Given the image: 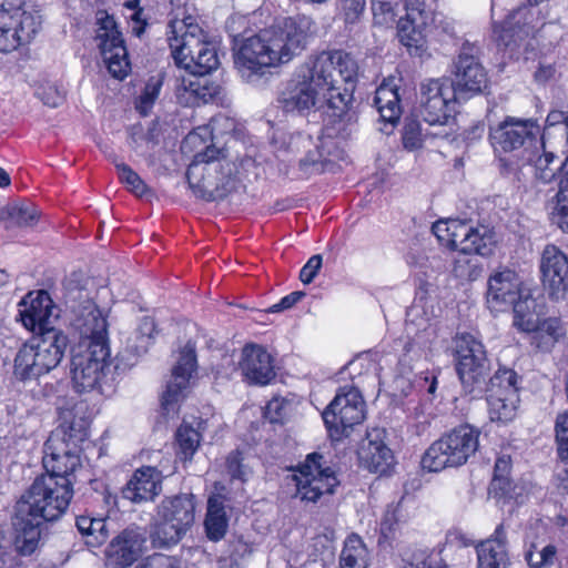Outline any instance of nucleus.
I'll return each instance as SVG.
<instances>
[{
  "mask_svg": "<svg viewBox=\"0 0 568 568\" xmlns=\"http://www.w3.org/2000/svg\"><path fill=\"white\" fill-rule=\"evenodd\" d=\"M185 534V529L166 518H160L156 514V518L151 526L150 540L154 548H170L178 545Z\"/></svg>",
  "mask_w": 568,
  "mask_h": 568,
  "instance_id": "obj_39",
  "label": "nucleus"
},
{
  "mask_svg": "<svg viewBox=\"0 0 568 568\" xmlns=\"http://www.w3.org/2000/svg\"><path fill=\"white\" fill-rule=\"evenodd\" d=\"M120 181L125 184L131 192H133L138 196H142L145 194L149 189L144 181L140 178V175L133 171L125 163H118L115 165Z\"/></svg>",
  "mask_w": 568,
  "mask_h": 568,
  "instance_id": "obj_49",
  "label": "nucleus"
},
{
  "mask_svg": "<svg viewBox=\"0 0 568 568\" xmlns=\"http://www.w3.org/2000/svg\"><path fill=\"white\" fill-rule=\"evenodd\" d=\"M95 40L100 53L111 75L115 79H124L130 70L128 49L113 16L105 10L97 11Z\"/></svg>",
  "mask_w": 568,
  "mask_h": 568,
  "instance_id": "obj_13",
  "label": "nucleus"
},
{
  "mask_svg": "<svg viewBox=\"0 0 568 568\" xmlns=\"http://www.w3.org/2000/svg\"><path fill=\"white\" fill-rule=\"evenodd\" d=\"M366 8V0H341L339 10L346 24L359 21Z\"/></svg>",
  "mask_w": 568,
  "mask_h": 568,
  "instance_id": "obj_53",
  "label": "nucleus"
},
{
  "mask_svg": "<svg viewBox=\"0 0 568 568\" xmlns=\"http://www.w3.org/2000/svg\"><path fill=\"white\" fill-rule=\"evenodd\" d=\"M322 417L333 439L348 436L353 427L365 418V402L359 390L347 386L341 388Z\"/></svg>",
  "mask_w": 568,
  "mask_h": 568,
  "instance_id": "obj_12",
  "label": "nucleus"
},
{
  "mask_svg": "<svg viewBox=\"0 0 568 568\" xmlns=\"http://www.w3.org/2000/svg\"><path fill=\"white\" fill-rule=\"evenodd\" d=\"M43 526L42 523L30 516H22L16 509L12 545L19 556H31L39 548Z\"/></svg>",
  "mask_w": 568,
  "mask_h": 568,
  "instance_id": "obj_34",
  "label": "nucleus"
},
{
  "mask_svg": "<svg viewBox=\"0 0 568 568\" xmlns=\"http://www.w3.org/2000/svg\"><path fill=\"white\" fill-rule=\"evenodd\" d=\"M242 454L239 450L230 453L226 458V469L232 479L246 481L250 475V469L242 464Z\"/></svg>",
  "mask_w": 568,
  "mask_h": 568,
  "instance_id": "obj_54",
  "label": "nucleus"
},
{
  "mask_svg": "<svg viewBox=\"0 0 568 568\" xmlns=\"http://www.w3.org/2000/svg\"><path fill=\"white\" fill-rule=\"evenodd\" d=\"M283 143L286 145L285 149L287 152H305V155L298 160V169L303 175H310L323 171L324 155L310 134L295 132L288 135L287 141L286 139H283Z\"/></svg>",
  "mask_w": 568,
  "mask_h": 568,
  "instance_id": "obj_32",
  "label": "nucleus"
},
{
  "mask_svg": "<svg viewBox=\"0 0 568 568\" xmlns=\"http://www.w3.org/2000/svg\"><path fill=\"white\" fill-rule=\"evenodd\" d=\"M406 10L405 18L397 23V36L410 54L420 55L425 48V30L432 21L423 0H402Z\"/></svg>",
  "mask_w": 568,
  "mask_h": 568,
  "instance_id": "obj_20",
  "label": "nucleus"
},
{
  "mask_svg": "<svg viewBox=\"0 0 568 568\" xmlns=\"http://www.w3.org/2000/svg\"><path fill=\"white\" fill-rule=\"evenodd\" d=\"M146 532L140 527H129L114 537L105 550L106 564L112 568L133 565L146 548Z\"/></svg>",
  "mask_w": 568,
  "mask_h": 568,
  "instance_id": "obj_24",
  "label": "nucleus"
},
{
  "mask_svg": "<svg viewBox=\"0 0 568 568\" xmlns=\"http://www.w3.org/2000/svg\"><path fill=\"white\" fill-rule=\"evenodd\" d=\"M19 566L20 560L11 549V542L0 530V568H18Z\"/></svg>",
  "mask_w": 568,
  "mask_h": 568,
  "instance_id": "obj_58",
  "label": "nucleus"
},
{
  "mask_svg": "<svg viewBox=\"0 0 568 568\" xmlns=\"http://www.w3.org/2000/svg\"><path fill=\"white\" fill-rule=\"evenodd\" d=\"M459 100L450 79H429L420 84V115L430 125L447 124Z\"/></svg>",
  "mask_w": 568,
  "mask_h": 568,
  "instance_id": "obj_17",
  "label": "nucleus"
},
{
  "mask_svg": "<svg viewBox=\"0 0 568 568\" xmlns=\"http://www.w3.org/2000/svg\"><path fill=\"white\" fill-rule=\"evenodd\" d=\"M222 151L209 145L194 155L186 170V180L193 193L205 201H222L243 185L234 174L235 165L221 160Z\"/></svg>",
  "mask_w": 568,
  "mask_h": 568,
  "instance_id": "obj_3",
  "label": "nucleus"
},
{
  "mask_svg": "<svg viewBox=\"0 0 568 568\" xmlns=\"http://www.w3.org/2000/svg\"><path fill=\"white\" fill-rule=\"evenodd\" d=\"M18 306V316L27 329L34 334L43 333L45 329H57L51 326V318L58 317L54 314L55 305L47 291L29 292Z\"/></svg>",
  "mask_w": 568,
  "mask_h": 568,
  "instance_id": "obj_23",
  "label": "nucleus"
},
{
  "mask_svg": "<svg viewBox=\"0 0 568 568\" xmlns=\"http://www.w3.org/2000/svg\"><path fill=\"white\" fill-rule=\"evenodd\" d=\"M160 518H166L186 531L195 519V500L192 494H181L164 498L159 508Z\"/></svg>",
  "mask_w": 568,
  "mask_h": 568,
  "instance_id": "obj_35",
  "label": "nucleus"
},
{
  "mask_svg": "<svg viewBox=\"0 0 568 568\" xmlns=\"http://www.w3.org/2000/svg\"><path fill=\"white\" fill-rule=\"evenodd\" d=\"M473 253L458 251L454 258L452 273L460 281H476L483 272L478 260L471 256Z\"/></svg>",
  "mask_w": 568,
  "mask_h": 568,
  "instance_id": "obj_45",
  "label": "nucleus"
},
{
  "mask_svg": "<svg viewBox=\"0 0 568 568\" xmlns=\"http://www.w3.org/2000/svg\"><path fill=\"white\" fill-rule=\"evenodd\" d=\"M42 464L45 474L40 477H52L59 485L73 488L71 477L81 465L80 455L74 446H68L63 429H54L44 443Z\"/></svg>",
  "mask_w": 568,
  "mask_h": 568,
  "instance_id": "obj_16",
  "label": "nucleus"
},
{
  "mask_svg": "<svg viewBox=\"0 0 568 568\" xmlns=\"http://www.w3.org/2000/svg\"><path fill=\"white\" fill-rule=\"evenodd\" d=\"M175 438L180 459L191 460L200 445V433L192 426L182 424L175 433Z\"/></svg>",
  "mask_w": 568,
  "mask_h": 568,
  "instance_id": "obj_44",
  "label": "nucleus"
},
{
  "mask_svg": "<svg viewBox=\"0 0 568 568\" xmlns=\"http://www.w3.org/2000/svg\"><path fill=\"white\" fill-rule=\"evenodd\" d=\"M479 48L465 41L454 61V79L450 80L454 90L462 100L483 92L487 87V73L478 59Z\"/></svg>",
  "mask_w": 568,
  "mask_h": 568,
  "instance_id": "obj_18",
  "label": "nucleus"
},
{
  "mask_svg": "<svg viewBox=\"0 0 568 568\" xmlns=\"http://www.w3.org/2000/svg\"><path fill=\"white\" fill-rule=\"evenodd\" d=\"M287 415V404L280 398L270 400L264 409V417L272 424L283 423Z\"/></svg>",
  "mask_w": 568,
  "mask_h": 568,
  "instance_id": "obj_57",
  "label": "nucleus"
},
{
  "mask_svg": "<svg viewBox=\"0 0 568 568\" xmlns=\"http://www.w3.org/2000/svg\"><path fill=\"white\" fill-rule=\"evenodd\" d=\"M323 455L312 453L298 467L294 477L302 500L316 503L322 496L332 495L339 484L334 470L323 466Z\"/></svg>",
  "mask_w": 568,
  "mask_h": 568,
  "instance_id": "obj_19",
  "label": "nucleus"
},
{
  "mask_svg": "<svg viewBox=\"0 0 568 568\" xmlns=\"http://www.w3.org/2000/svg\"><path fill=\"white\" fill-rule=\"evenodd\" d=\"M558 455L568 456V413L559 414L555 423Z\"/></svg>",
  "mask_w": 568,
  "mask_h": 568,
  "instance_id": "obj_55",
  "label": "nucleus"
},
{
  "mask_svg": "<svg viewBox=\"0 0 568 568\" xmlns=\"http://www.w3.org/2000/svg\"><path fill=\"white\" fill-rule=\"evenodd\" d=\"M0 220L8 221L10 226H31L38 221V212L33 205L13 204L0 209Z\"/></svg>",
  "mask_w": 568,
  "mask_h": 568,
  "instance_id": "obj_43",
  "label": "nucleus"
},
{
  "mask_svg": "<svg viewBox=\"0 0 568 568\" xmlns=\"http://www.w3.org/2000/svg\"><path fill=\"white\" fill-rule=\"evenodd\" d=\"M524 287L518 275L504 268L490 275L488 280L487 304L493 312H504L516 302Z\"/></svg>",
  "mask_w": 568,
  "mask_h": 568,
  "instance_id": "obj_29",
  "label": "nucleus"
},
{
  "mask_svg": "<svg viewBox=\"0 0 568 568\" xmlns=\"http://www.w3.org/2000/svg\"><path fill=\"white\" fill-rule=\"evenodd\" d=\"M432 232L440 244L453 251L474 253L484 257L493 255L497 244L493 227L484 224L473 225L466 220H439L433 224Z\"/></svg>",
  "mask_w": 568,
  "mask_h": 568,
  "instance_id": "obj_11",
  "label": "nucleus"
},
{
  "mask_svg": "<svg viewBox=\"0 0 568 568\" xmlns=\"http://www.w3.org/2000/svg\"><path fill=\"white\" fill-rule=\"evenodd\" d=\"M477 568H507L509 565L508 539L503 524L494 534L476 545Z\"/></svg>",
  "mask_w": 568,
  "mask_h": 568,
  "instance_id": "obj_31",
  "label": "nucleus"
},
{
  "mask_svg": "<svg viewBox=\"0 0 568 568\" xmlns=\"http://www.w3.org/2000/svg\"><path fill=\"white\" fill-rule=\"evenodd\" d=\"M540 272L544 286L556 298H562L568 288V258L555 245H547L541 254Z\"/></svg>",
  "mask_w": 568,
  "mask_h": 568,
  "instance_id": "obj_26",
  "label": "nucleus"
},
{
  "mask_svg": "<svg viewBox=\"0 0 568 568\" xmlns=\"http://www.w3.org/2000/svg\"><path fill=\"white\" fill-rule=\"evenodd\" d=\"M305 296V293L302 291H295L290 293L288 295L281 298V301L274 305H272L267 312L270 313H280L282 311L292 308L296 303H298L303 297Z\"/></svg>",
  "mask_w": 568,
  "mask_h": 568,
  "instance_id": "obj_62",
  "label": "nucleus"
},
{
  "mask_svg": "<svg viewBox=\"0 0 568 568\" xmlns=\"http://www.w3.org/2000/svg\"><path fill=\"white\" fill-rule=\"evenodd\" d=\"M402 0H371L374 23L382 27L396 21L397 9Z\"/></svg>",
  "mask_w": 568,
  "mask_h": 568,
  "instance_id": "obj_47",
  "label": "nucleus"
},
{
  "mask_svg": "<svg viewBox=\"0 0 568 568\" xmlns=\"http://www.w3.org/2000/svg\"><path fill=\"white\" fill-rule=\"evenodd\" d=\"M55 429H63L68 446H74L79 450L80 443L84 442L88 437V426L83 419H72L70 423L61 424Z\"/></svg>",
  "mask_w": 568,
  "mask_h": 568,
  "instance_id": "obj_50",
  "label": "nucleus"
},
{
  "mask_svg": "<svg viewBox=\"0 0 568 568\" xmlns=\"http://www.w3.org/2000/svg\"><path fill=\"white\" fill-rule=\"evenodd\" d=\"M307 34L294 18H284L276 24L250 37L233 39L234 65L242 79L257 83L270 69L290 62L306 47Z\"/></svg>",
  "mask_w": 568,
  "mask_h": 568,
  "instance_id": "obj_1",
  "label": "nucleus"
},
{
  "mask_svg": "<svg viewBox=\"0 0 568 568\" xmlns=\"http://www.w3.org/2000/svg\"><path fill=\"white\" fill-rule=\"evenodd\" d=\"M540 136V125L534 119L507 118L490 131L491 144L505 152L514 151L526 144H537Z\"/></svg>",
  "mask_w": 568,
  "mask_h": 568,
  "instance_id": "obj_22",
  "label": "nucleus"
},
{
  "mask_svg": "<svg viewBox=\"0 0 568 568\" xmlns=\"http://www.w3.org/2000/svg\"><path fill=\"white\" fill-rule=\"evenodd\" d=\"M480 432L468 425H460L435 440L424 453L422 466L430 473L449 467H459L477 452Z\"/></svg>",
  "mask_w": 568,
  "mask_h": 568,
  "instance_id": "obj_8",
  "label": "nucleus"
},
{
  "mask_svg": "<svg viewBox=\"0 0 568 568\" xmlns=\"http://www.w3.org/2000/svg\"><path fill=\"white\" fill-rule=\"evenodd\" d=\"M37 97L48 106L58 108L65 99V92L54 83L40 85L36 91Z\"/></svg>",
  "mask_w": 568,
  "mask_h": 568,
  "instance_id": "obj_52",
  "label": "nucleus"
},
{
  "mask_svg": "<svg viewBox=\"0 0 568 568\" xmlns=\"http://www.w3.org/2000/svg\"><path fill=\"white\" fill-rule=\"evenodd\" d=\"M385 429L373 428L367 432L358 458L361 464L372 473L386 474L394 465L392 449L385 443Z\"/></svg>",
  "mask_w": 568,
  "mask_h": 568,
  "instance_id": "obj_30",
  "label": "nucleus"
},
{
  "mask_svg": "<svg viewBox=\"0 0 568 568\" xmlns=\"http://www.w3.org/2000/svg\"><path fill=\"white\" fill-rule=\"evenodd\" d=\"M525 7L513 11L501 23L494 22V37L498 47L509 48L517 44V39L521 38L525 23L520 26V18L526 13Z\"/></svg>",
  "mask_w": 568,
  "mask_h": 568,
  "instance_id": "obj_38",
  "label": "nucleus"
},
{
  "mask_svg": "<svg viewBox=\"0 0 568 568\" xmlns=\"http://www.w3.org/2000/svg\"><path fill=\"white\" fill-rule=\"evenodd\" d=\"M204 527L206 537L211 541H220L224 538L229 528V517L222 496L215 495L209 498Z\"/></svg>",
  "mask_w": 568,
  "mask_h": 568,
  "instance_id": "obj_36",
  "label": "nucleus"
},
{
  "mask_svg": "<svg viewBox=\"0 0 568 568\" xmlns=\"http://www.w3.org/2000/svg\"><path fill=\"white\" fill-rule=\"evenodd\" d=\"M239 367L244 378L255 385H267L276 375L273 356L256 344L243 347Z\"/></svg>",
  "mask_w": 568,
  "mask_h": 568,
  "instance_id": "obj_28",
  "label": "nucleus"
},
{
  "mask_svg": "<svg viewBox=\"0 0 568 568\" xmlns=\"http://www.w3.org/2000/svg\"><path fill=\"white\" fill-rule=\"evenodd\" d=\"M123 372V354L115 357V364L110 359V347H77L71 353V378L77 393L99 390L105 394L113 390L115 376Z\"/></svg>",
  "mask_w": 568,
  "mask_h": 568,
  "instance_id": "obj_4",
  "label": "nucleus"
},
{
  "mask_svg": "<svg viewBox=\"0 0 568 568\" xmlns=\"http://www.w3.org/2000/svg\"><path fill=\"white\" fill-rule=\"evenodd\" d=\"M489 417L493 422L507 423L515 418L519 403V395L508 393V396L497 394H485Z\"/></svg>",
  "mask_w": 568,
  "mask_h": 568,
  "instance_id": "obj_40",
  "label": "nucleus"
},
{
  "mask_svg": "<svg viewBox=\"0 0 568 568\" xmlns=\"http://www.w3.org/2000/svg\"><path fill=\"white\" fill-rule=\"evenodd\" d=\"M531 549L525 552V560L529 568H555L557 566V548L554 545H547L541 550Z\"/></svg>",
  "mask_w": 568,
  "mask_h": 568,
  "instance_id": "obj_48",
  "label": "nucleus"
},
{
  "mask_svg": "<svg viewBox=\"0 0 568 568\" xmlns=\"http://www.w3.org/2000/svg\"><path fill=\"white\" fill-rule=\"evenodd\" d=\"M519 376L518 374L507 367L498 368L491 377L486 378L485 394H497L500 396H508V393L518 394Z\"/></svg>",
  "mask_w": 568,
  "mask_h": 568,
  "instance_id": "obj_41",
  "label": "nucleus"
},
{
  "mask_svg": "<svg viewBox=\"0 0 568 568\" xmlns=\"http://www.w3.org/2000/svg\"><path fill=\"white\" fill-rule=\"evenodd\" d=\"M531 335V345L541 352H550L555 344V337H549L547 334L541 332L539 328L529 331Z\"/></svg>",
  "mask_w": 568,
  "mask_h": 568,
  "instance_id": "obj_63",
  "label": "nucleus"
},
{
  "mask_svg": "<svg viewBox=\"0 0 568 568\" xmlns=\"http://www.w3.org/2000/svg\"><path fill=\"white\" fill-rule=\"evenodd\" d=\"M403 145L408 151L417 150L423 144L420 123L415 119H406L403 133Z\"/></svg>",
  "mask_w": 568,
  "mask_h": 568,
  "instance_id": "obj_51",
  "label": "nucleus"
},
{
  "mask_svg": "<svg viewBox=\"0 0 568 568\" xmlns=\"http://www.w3.org/2000/svg\"><path fill=\"white\" fill-rule=\"evenodd\" d=\"M373 104L381 119L390 125H395L402 114L398 89L388 84H382L375 91Z\"/></svg>",
  "mask_w": 568,
  "mask_h": 568,
  "instance_id": "obj_37",
  "label": "nucleus"
},
{
  "mask_svg": "<svg viewBox=\"0 0 568 568\" xmlns=\"http://www.w3.org/2000/svg\"><path fill=\"white\" fill-rule=\"evenodd\" d=\"M322 261L323 258L320 254L310 257L307 263L302 267L300 272V280L302 283L310 284L313 282L320 268L322 267Z\"/></svg>",
  "mask_w": 568,
  "mask_h": 568,
  "instance_id": "obj_60",
  "label": "nucleus"
},
{
  "mask_svg": "<svg viewBox=\"0 0 568 568\" xmlns=\"http://www.w3.org/2000/svg\"><path fill=\"white\" fill-rule=\"evenodd\" d=\"M196 366L195 347L187 343L180 352L178 363L172 369L171 379L161 398V406L165 415L176 412V405L184 398V392L189 387Z\"/></svg>",
  "mask_w": 568,
  "mask_h": 568,
  "instance_id": "obj_21",
  "label": "nucleus"
},
{
  "mask_svg": "<svg viewBox=\"0 0 568 568\" xmlns=\"http://www.w3.org/2000/svg\"><path fill=\"white\" fill-rule=\"evenodd\" d=\"M454 353L463 393L471 399L481 398L490 373L484 344L470 333H458L454 338Z\"/></svg>",
  "mask_w": 568,
  "mask_h": 568,
  "instance_id": "obj_9",
  "label": "nucleus"
},
{
  "mask_svg": "<svg viewBox=\"0 0 568 568\" xmlns=\"http://www.w3.org/2000/svg\"><path fill=\"white\" fill-rule=\"evenodd\" d=\"M74 277L68 278L63 287L65 305L73 315L72 325L79 333L75 346L83 348L99 344L109 347L106 317Z\"/></svg>",
  "mask_w": 568,
  "mask_h": 568,
  "instance_id": "obj_6",
  "label": "nucleus"
},
{
  "mask_svg": "<svg viewBox=\"0 0 568 568\" xmlns=\"http://www.w3.org/2000/svg\"><path fill=\"white\" fill-rule=\"evenodd\" d=\"M161 82H149L140 95L141 108H150L160 93Z\"/></svg>",
  "mask_w": 568,
  "mask_h": 568,
  "instance_id": "obj_64",
  "label": "nucleus"
},
{
  "mask_svg": "<svg viewBox=\"0 0 568 568\" xmlns=\"http://www.w3.org/2000/svg\"><path fill=\"white\" fill-rule=\"evenodd\" d=\"M409 566L410 568H449L446 564L438 562L433 555L425 550L415 552Z\"/></svg>",
  "mask_w": 568,
  "mask_h": 568,
  "instance_id": "obj_61",
  "label": "nucleus"
},
{
  "mask_svg": "<svg viewBox=\"0 0 568 568\" xmlns=\"http://www.w3.org/2000/svg\"><path fill=\"white\" fill-rule=\"evenodd\" d=\"M536 291L524 286L516 302L511 303L514 311V325L521 331H531L538 326V320L545 314L542 296Z\"/></svg>",
  "mask_w": 568,
  "mask_h": 568,
  "instance_id": "obj_33",
  "label": "nucleus"
},
{
  "mask_svg": "<svg viewBox=\"0 0 568 568\" xmlns=\"http://www.w3.org/2000/svg\"><path fill=\"white\" fill-rule=\"evenodd\" d=\"M542 138L540 136L542 154L529 156L528 162L534 166L535 178L542 183H550L559 176L557 204L551 213V220L562 231L568 232V163L567 160L564 161L555 153L546 151Z\"/></svg>",
  "mask_w": 568,
  "mask_h": 568,
  "instance_id": "obj_14",
  "label": "nucleus"
},
{
  "mask_svg": "<svg viewBox=\"0 0 568 568\" xmlns=\"http://www.w3.org/2000/svg\"><path fill=\"white\" fill-rule=\"evenodd\" d=\"M326 100L335 123L352 126L357 122L353 102V81L357 74L355 60L343 51H323L310 58L300 72Z\"/></svg>",
  "mask_w": 568,
  "mask_h": 568,
  "instance_id": "obj_2",
  "label": "nucleus"
},
{
  "mask_svg": "<svg viewBox=\"0 0 568 568\" xmlns=\"http://www.w3.org/2000/svg\"><path fill=\"white\" fill-rule=\"evenodd\" d=\"M404 520L403 499L397 504L388 505L381 521V539L385 541L393 539L399 523Z\"/></svg>",
  "mask_w": 568,
  "mask_h": 568,
  "instance_id": "obj_46",
  "label": "nucleus"
},
{
  "mask_svg": "<svg viewBox=\"0 0 568 568\" xmlns=\"http://www.w3.org/2000/svg\"><path fill=\"white\" fill-rule=\"evenodd\" d=\"M168 37L171 55L178 67L192 74L205 75L219 65V58L214 45L204 41L202 30L195 26L181 23L180 31L171 26Z\"/></svg>",
  "mask_w": 568,
  "mask_h": 568,
  "instance_id": "obj_7",
  "label": "nucleus"
},
{
  "mask_svg": "<svg viewBox=\"0 0 568 568\" xmlns=\"http://www.w3.org/2000/svg\"><path fill=\"white\" fill-rule=\"evenodd\" d=\"M67 347L68 336L61 329L34 334L14 357V377L27 382L48 374L60 364Z\"/></svg>",
  "mask_w": 568,
  "mask_h": 568,
  "instance_id": "obj_5",
  "label": "nucleus"
},
{
  "mask_svg": "<svg viewBox=\"0 0 568 568\" xmlns=\"http://www.w3.org/2000/svg\"><path fill=\"white\" fill-rule=\"evenodd\" d=\"M367 548L357 535L349 536L339 556L341 568H366Z\"/></svg>",
  "mask_w": 568,
  "mask_h": 568,
  "instance_id": "obj_42",
  "label": "nucleus"
},
{
  "mask_svg": "<svg viewBox=\"0 0 568 568\" xmlns=\"http://www.w3.org/2000/svg\"><path fill=\"white\" fill-rule=\"evenodd\" d=\"M163 475L154 466H142L135 469L123 486L122 497L134 504L153 501L162 493Z\"/></svg>",
  "mask_w": 568,
  "mask_h": 568,
  "instance_id": "obj_27",
  "label": "nucleus"
},
{
  "mask_svg": "<svg viewBox=\"0 0 568 568\" xmlns=\"http://www.w3.org/2000/svg\"><path fill=\"white\" fill-rule=\"evenodd\" d=\"M320 93L300 72L280 90L276 102L285 113L305 115L315 109Z\"/></svg>",
  "mask_w": 568,
  "mask_h": 568,
  "instance_id": "obj_25",
  "label": "nucleus"
},
{
  "mask_svg": "<svg viewBox=\"0 0 568 568\" xmlns=\"http://www.w3.org/2000/svg\"><path fill=\"white\" fill-rule=\"evenodd\" d=\"M85 537L90 538L87 540V544L92 547L103 544L108 537L105 519L94 518L92 527Z\"/></svg>",
  "mask_w": 568,
  "mask_h": 568,
  "instance_id": "obj_59",
  "label": "nucleus"
},
{
  "mask_svg": "<svg viewBox=\"0 0 568 568\" xmlns=\"http://www.w3.org/2000/svg\"><path fill=\"white\" fill-rule=\"evenodd\" d=\"M138 568H182V561L174 556L154 554L148 557Z\"/></svg>",
  "mask_w": 568,
  "mask_h": 568,
  "instance_id": "obj_56",
  "label": "nucleus"
},
{
  "mask_svg": "<svg viewBox=\"0 0 568 568\" xmlns=\"http://www.w3.org/2000/svg\"><path fill=\"white\" fill-rule=\"evenodd\" d=\"M72 496L73 488L59 485L52 477H37L17 503L16 509L22 516H30L44 525L62 517Z\"/></svg>",
  "mask_w": 568,
  "mask_h": 568,
  "instance_id": "obj_10",
  "label": "nucleus"
},
{
  "mask_svg": "<svg viewBox=\"0 0 568 568\" xmlns=\"http://www.w3.org/2000/svg\"><path fill=\"white\" fill-rule=\"evenodd\" d=\"M40 24V17L24 10L21 2H3L0 6V51L12 52L29 43Z\"/></svg>",
  "mask_w": 568,
  "mask_h": 568,
  "instance_id": "obj_15",
  "label": "nucleus"
}]
</instances>
